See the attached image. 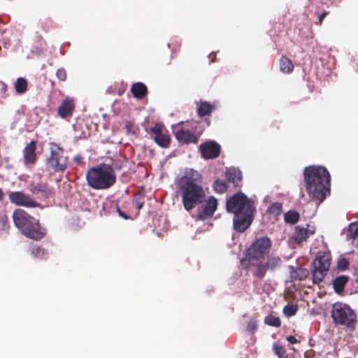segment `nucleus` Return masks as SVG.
I'll return each instance as SVG.
<instances>
[{"label": "nucleus", "instance_id": "7", "mask_svg": "<svg viewBox=\"0 0 358 358\" xmlns=\"http://www.w3.org/2000/svg\"><path fill=\"white\" fill-rule=\"evenodd\" d=\"M331 317L337 324L350 327L357 320V315L347 304L335 303L331 309Z\"/></svg>", "mask_w": 358, "mask_h": 358}, {"label": "nucleus", "instance_id": "11", "mask_svg": "<svg viewBox=\"0 0 358 358\" xmlns=\"http://www.w3.org/2000/svg\"><path fill=\"white\" fill-rule=\"evenodd\" d=\"M29 191L40 199L46 200L52 196L54 189L46 182L31 181L28 186Z\"/></svg>", "mask_w": 358, "mask_h": 358}, {"label": "nucleus", "instance_id": "24", "mask_svg": "<svg viewBox=\"0 0 358 358\" xmlns=\"http://www.w3.org/2000/svg\"><path fill=\"white\" fill-rule=\"evenodd\" d=\"M292 61L285 56H282L280 59V69L284 73H290L294 70Z\"/></svg>", "mask_w": 358, "mask_h": 358}, {"label": "nucleus", "instance_id": "18", "mask_svg": "<svg viewBox=\"0 0 358 358\" xmlns=\"http://www.w3.org/2000/svg\"><path fill=\"white\" fill-rule=\"evenodd\" d=\"M227 181L234 184L236 187L242 185L243 176L241 171L235 168H229L226 171Z\"/></svg>", "mask_w": 358, "mask_h": 358}, {"label": "nucleus", "instance_id": "9", "mask_svg": "<svg viewBox=\"0 0 358 358\" xmlns=\"http://www.w3.org/2000/svg\"><path fill=\"white\" fill-rule=\"evenodd\" d=\"M331 254L323 252L317 255L313 262L312 270L313 282L319 285L322 282L327 274L331 264Z\"/></svg>", "mask_w": 358, "mask_h": 358}, {"label": "nucleus", "instance_id": "20", "mask_svg": "<svg viewBox=\"0 0 358 358\" xmlns=\"http://www.w3.org/2000/svg\"><path fill=\"white\" fill-rule=\"evenodd\" d=\"M131 92L136 99H142L148 94V88L145 84L138 82L132 85Z\"/></svg>", "mask_w": 358, "mask_h": 358}, {"label": "nucleus", "instance_id": "29", "mask_svg": "<svg viewBox=\"0 0 358 358\" xmlns=\"http://www.w3.org/2000/svg\"><path fill=\"white\" fill-rule=\"evenodd\" d=\"M264 322L265 324L274 327H280L281 325L280 319L278 317L271 314H269L265 317Z\"/></svg>", "mask_w": 358, "mask_h": 358}, {"label": "nucleus", "instance_id": "1", "mask_svg": "<svg viewBox=\"0 0 358 358\" xmlns=\"http://www.w3.org/2000/svg\"><path fill=\"white\" fill-rule=\"evenodd\" d=\"M271 245L272 241L268 237L258 238L245 250L241 260V264L248 268L255 267L253 275L258 279L264 278L267 271H274L282 264L281 258L273 254L268 256L266 261L264 262L271 251Z\"/></svg>", "mask_w": 358, "mask_h": 358}, {"label": "nucleus", "instance_id": "22", "mask_svg": "<svg viewBox=\"0 0 358 358\" xmlns=\"http://www.w3.org/2000/svg\"><path fill=\"white\" fill-rule=\"evenodd\" d=\"M215 108V106L207 102L200 101L199 105L197 108V114L199 117H202L204 116L210 115L211 113Z\"/></svg>", "mask_w": 358, "mask_h": 358}, {"label": "nucleus", "instance_id": "47", "mask_svg": "<svg viewBox=\"0 0 358 358\" xmlns=\"http://www.w3.org/2000/svg\"><path fill=\"white\" fill-rule=\"evenodd\" d=\"M356 281H357V283H358V278L356 280Z\"/></svg>", "mask_w": 358, "mask_h": 358}, {"label": "nucleus", "instance_id": "23", "mask_svg": "<svg viewBox=\"0 0 358 358\" xmlns=\"http://www.w3.org/2000/svg\"><path fill=\"white\" fill-rule=\"evenodd\" d=\"M348 280L349 277L345 275L336 277L333 281V286L335 292L338 294L343 292Z\"/></svg>", "mask_w": 358, "mask_h": 358}, {"label": "nucleus", "instance_id": "43", "mask_svg": "<svg viewBox=\"0 0 358 358\" xmlns=\"http://www.w3.org/2000/svg\"><path fill=\"white\" fill-rule=\"evenodd\" d=\"M81 159L82 158L80 156H75L73 158V160L78 164L81 162Z\"/></svg>", "mask_w": 358, "mask_h": 358}, {"label": "nucleus", "instance_id": "36", "mask_svg": "<svg viewBox=\"0 0 358 358\" xmlns=\"http://www.w3.org/2000/svg\"><path fill=\"white\" fill-rule=\"evenodd\" d=\"M56 76L61 81H65L67 78V73L64 69H59L56 72Z\"/></svg>", "mask_w": 358, "mask_h": 358}, {"label": "nucleus", "instance_id": "13", "mask_svg": "<svg viewBox=\"0 0 358 358\" xmlns=\"http://www.w3.org/2000/svg\"><path fill=\"white\" fill-rule=\"evenodd\" d=\"M199 150L205 159H215L220 154L221 147L214 141H208L199 145Z\"/></svg>", "mask_w": 358, "mask_h": 358}, {"label": "nucleus", "instance_id": "27", "mask_svg": "<svg viewBox=\"0 0 358 358\" xmlns=\"http://www.w3.org/2000/svg\"><path fill=\"white\" fill-rule=\"evenodd\" d=\"M228 187V182L222 181L219 179L215 180L213 185L214 190L219 194H223L227 192Z\"/></svg>", "mask_w": 358, "mask_h": 358}, {"label": "nucleus", "instance_id": "37", "mask_svg": "<svg viewBox=\"0 0 358 358\" xmlns=\"http://www.w3.org/2000/svg\"><path fill=\"white\" fill-rule=\"evenodd\" d=\"M125 129L127 134H134L136 133L135 125L131 122L125 123Z\"/></svg>", "mask_w": 358, "mask_h": 358}, {"label": "nucleus", "instance_id": "38", "mask_svg": "<svg viewBox=\"0 0 358 358\" xmlns=\"http://www.w3.org/2000/svg\"><path fill=\"white\" fill-rule=\"evenodd\" d=\"M248 330L251 332L252 334H254L255 331L257 329V325L256 324V322L255 321H250L248 324L247 327Z\"/></svg>", "mask_w": 358, "mask_h": 358}, {"label": "nucleus", "instance_id": "35", "mask_svg": "<svg viewBox=\"0 0 358 358\" xmlns=\"http://www.w3.org/2000/svg\"><path fill=\"white\" fill-rule=\"evenodd\" d=\"M134 201L138 210L141 209L144 205L143 196L141 194H136L134 197Z\"/></svg>", "mask_w": 358, "mask_h": 358}, {"label": "nucleus", "instance_id": "31", "mask_svg": "<svg viewBox=\"0 0 358 358\" xmlns=\"http://www.w3.org/2000/svg\"><path fill=\"white\" fill-rule=\"evenodd\" d=\"M267 213L274 216H278L282 213V204L279 202L272 203L267 209Z\"/></svg>", "mask_w": 358, "mask_h": 358}, {"label": "nucleus", "instance_id": "16", "mask_svg": "<svg viewBox=\"0 0 358 358\" xmlns=\"http://www.w3.org/2000/svg\"><path fill=\"white\" fill-rule=\"evenodd\" d=\"M36 142L31 141L23 150L24 161L25 164H34L36 160Z\"/></svg>", "mask_w": 358, "mask_h": 358}, {"label": "nucleus", "instance_id": "5", "mask_svg": "<svg viewBox=\"0 0 358 358\" xmlns=\"http://www.w3.org/2000/svg\"><path fill=\"white\" fill-rule=\"evenodd\" d=\"M13 220L15 227L25 236L38 241L46 235V230L43 228L39 220L30 215L24 210L18 208L13 213Z\"/></svg>", "mask_w": 358, "mask_h": 358}, {"label": "nucleus", "instance_id": "15", "mask_svg": "<svg viewBox=\"0 0 358 358\" xmlns=\"http://www.w3.org/2000/svg\"><path fill=\"white\" fill-rule=\"evenodd\" d=\"M177 141L180 143H196L199 136L188 129H180L174 133Z\"/></svg>", "mask_w": 358, "mask_h": 358}, {"label": "nucleus", "instance_id": "3", "mask_svg": "<svg viewBox=\"0 0 358 358\" xmlns=\"http://www.w3.org/2000/svg\"><path fill=\"white\" fill-rule=\"evenodd\" d=\"M306 192L313 200L322 202L330 192V174L327 169L320 166H309L304 169Z\"/></svg>", "mask_w": 358, "mask_h": 358}, {"label": "nucleus", "instance_id": "42", "mask_svg": "<svg viewBox=\"0 0 358 358\" xmlns=\"http://www.w3.org/2000/svg\"><path fill=\"white\" fill-rule=\"evenodd\" d=\"M1 92H7L8 85L3 82H1Z\"/></svg>", "mask_w": 358, "mask_h": 358}, {"label": "nucleus", "instance_id": "30", "mask_svg": "<svg viewBox=\"0 0 358 358\" xmlns=\"http://www.w3.org/2000/svg\"><path fill=\"white\" fill-rule=\"evenodd\" d=\"M347 237L349 239L358 238V223H351L349 225Z\"/></svg>", "mask_w": 358, "mask_h": 358}, {"label": "nucleus", "instance_id": "26", "mask_svg": "<svg viewBox=\"0 0 358 358\" xmlns=\"http://www.w3.org/2000/svg\"><path fill=\"white\" fill-rule=\"evenodd\" d=\"M31 255L39 259H46L48 258V252L43 248L39 246L33 247L31 250Z\"/></svg>", "mask_w": 358, "mask_h": 358}, {"label": "nucleus", "instance_id": "12", "mask_svg": "<svg viewBox=\"0 0 358 358\" xmlns=\"http://www.w3.org/2000/svg\"><path fill=\"white\" fill-rule=\"evenodd\" d=\"M10 201L17 206H24L27 208H36L40 206V203L34 201L29 195L23 192H12L8 195Z\"/></svg>", "mask_w": 358, "mask_h": 358}, {"label": "nucleus", "instance_id": "25", "mask_svg": "<svg viewBox=\"0 0 358 358\" xmlns=\"http://www.w3.org/2000/svg\"><path fill=\"white\" fill-rule=\"evenodd\" d=\"M28 82L24 78H17L14 83V88L16 92L19 94H22L26 92L27 90Z\"/></svg>", "mask_w": 358, "mask_h": 358}, {"label": "nucleus", "instance_id": "40", "mask_svg": "<svg viewBox=\"0 0 358 358\" xmlns=\"http://www.w3.org/2000/svg\"><path fill=\"white\" fill-rule=\"evenodd\" d=\"M327 12L324 11L319 15L318 22H317L318 24H320V25L322 24V23L324 17L327 16Z\"/></svg>", "mask_w": 358, "mask_h": 358}, {"label": "nucleus", "instance_id": "46", "mask_svg": "<svg viewBox=\"0 0 358 358\" xmlns=\"http://www.w3.org/2000/svg\"><path fill=\"white\" fill-rule=\"evenodd\" d=\"M0 36H1V38H3V33H1V32H0Z\"/></svg>", "mask_w": 358, "mask_h": 358}, {"label": "nucleus", "instance_id": "21", "mask_svg": "<svg viewBox=\"0 0 358 358\" xmlns=\"http://www.w3.org/2000/svg\"><path fill=\"white\" fill-rule=\"evenodd\" d=\"M313 234V231H310L306 228L298 226L295 228L293 238L296 243H301L303 241H305Z\"/></svg>", "mask_w": 358, "mask_h": 358}, {"label": "nucleus", "instance_id": "19", "mask_svg": "<svg viewBox=\"0 0 358 358\" xmlns=\"http://www.w3.org/2000/svg\"><path fill=\"white\" fill-rule=\"evenodd\" d=\"M289 276L292 280H303L309 274L307 268H294V266H289Z\"/></svg>", "mask_w": 358, "mask_h": 358}, {"label": "nucleus", "instance_id": "39", "mask_svg": "<svg viewBox=\"0 0 358 358\" xmlns=\"http://www.w3.org/2000/svg\"><path fill=\"white\" fill-rule=\"evenodd\" d=\"M286 339L290 344H296L299 342L294 336H287Z\"/></svg>", "mask_w": 358, "mask_h": 358}, {"label": "nucleus", "instance_id": "10", "mask_svg": "<svg viewBox=\"0 0 358 358\" xmlns=\"http://www.w3.org/2000/svg\"><path fill=\"white\" fill-rule=\"evenodd\" d=\"M217 200L213 196L204 199L196 210V219L206 220L210 218L217 208Z\"/></svg>", "mask_w": 358, "mask_h": 358}, {"label": "nucleus", "instance_id": "32", "mask_svg": "<svg viewBox=\"0 0 358 358\" xmlns=\"http://www.w3.org/2000/svg\"><path fill=\"white\" fill-rule=\"evenodd\" d=\"M273 350L278 358H287L285 349L278 343H274L273 344Z\"/></svg>", "mask_w": 358, "mask_h": 358}, {"label": "nucleus", "instance_id": "33", "mask_svg": "<svg viewBox=\"0 0 358 358\" xmlns=\"http://www.w3.org/2000/svg\"><path fill=\"white\" fill-rule=\"evenodd\" d=\"M298 310L296 305H287L284 307L283 313L285 315L290 317L294 315Z\"/></svg>", "mask_w": 358, "mask_h": 358}, {"label": "nucleus", "instance_id": "28", "mask_svg": "<svg viewBox=\"0 0 358 358\" xmlns=\"http://www.w3.org/2000/svg\"><path fill=\"white\" fill-rule=\"evenodd\" d=\"M285 222L291 224H296L299 219V214L295 210H289L285 214Z\"/></svg>", "mask_w": 358, "mask_h": 358}, {"label": "nucleus", "instance_id": "14", "mask_svg": "<svg viewBox=\"0 0 358 358\" xmlns=\"http://www.w3.org/2000/svg\"><path fill=\"white\" fill-rule=\"evenodd\" d=\"M151 132L155 134L154 141L155 143L162 148H167L170 144V137L163 132V125L157 123L151 128Z\"/></svg>", "mask_w": 358, "mask_h": 358}, {"label": "nucleus", "instance_id": "34", "mask_svg": "<svg viewBox=\"0 0 358 358\" xmlns=\"http://www.w3.org/2000/svg\"><path fill=\"white\" fill-rule=\"evenodd\" d=\"M349 261L346 258H340L337 262V268L340 271H345L348 268Z\"/></svg>", "mask_w": 358, "mask_h": 358}, {"label": "nucleus", "instance_id": "17", "mask_svg": "<svg viewBox=\"0 0 358 358\" xmlns=\"http://www.w3.org/2000/svg\"><path fill=\"white\" fill-rule=\"evenodd\" d=\"M75 108V104L72 99L69 98L62 101L60 106L58 107L57 113L62 118H65L72 115Z\"/></svg>", "mask_w": 358, "mask_h": 358}, {"label": "nucleus", "instance_id": "4", "mask_svg": "<svg viewBox=\"0 0 358 358\" xmlns=\"http://www.w3.org/2000/svg\"><path fill=\"white\" fill-rule=\"evenodd\" d=\"M180 192L185 210L189 211L202 203L206 199V193L201 175L193 169L187 171L180 180Z\"/></svg>", "mask_w": 358, "mask_h": 358}, {"label": "nucleus", "instance_id": "41", "mask_svg": "<svg viewBox=\"0 0 358 358\" xmlns=\"http://www.w3.org/2000/svg\"><path fill=\"white\" fill-rule=\"evenodd\" d=\"M117 212H118V213H119V215H120V216H121V217H123L124 219H127V218L129 217L127 215V214H126V213H124V212H122V211L120 209V208H119V206H117Z\"/></svg>", "mask_w": 358, "mask_h": 358}, {"label": "nucleus", "instance_id": "8", "mask_svg": "<svg viewBox=\"0 0 358 358\" xmlns=\"http://www.w3.org/2000/svg\"><path fill=\"white\" fill-rule=\"evenodd\" d=\"M46 166L54 172H64L68 167V157L64 155V150L58 145L53 143L51 145Z\"/></svg>", "mask_w": 358, "mask_h": 358}, {"label": "nucleus", "instance_id": "6", "mask_svg": "<svg viewBox=\"0 0 358 358\" xmlns=\"http://www.w3.org/2000/svg\"><path fill=\"white\" fill-rule=\"evenodd\" d=\"M86 179L90 187L94 189H106L112 187L116 182L113 168L106 164H100L88 169Z\"/></svg>", "mask_w": 358, "mask_h": 358}, {"label": "nucleus", "instance_id": "2", "mask_svg": "<svg viewBox=\"0 0 358 358\" xmlns=\"http://www.w3.org/2000/svg\"><path fill=\"white\" fill-rule=\"evenodd\" d=\"M227 212L234 213V229L244 232L251 225L256 211L254 202L244 193L238 192L229 197L226 203Z\"/></svg>", "mask_w": 358, "mask_h": 358}, {"label": "nucleus", "instance_id": "44", "mask_svg": "<svg viewBox=\"0 0 358 358\" xmlns=\"http://www.w3.org/2000/svg\"><path fill=\"white\" fill-rule=\"evenodd\" d=\"M4 197V193L3 190L0 188V201L3 200Z\"/></svg>", "mask_w": 358, "mask_h": 358}, {"label": "nucleus", "instance_id": "45", "mask_svg": "<svg viewBox=\"0 0 358 358\" xmlns=\"http://www.w3.org/2000/svg\"><path fill=\"white\" fill-rule=\"evenodd\" d=\"M8 42H9L8 41H3V47H4L5 48H6L8 47V44H9V43H8Z\"/></svg>", "mask_w": 358, "mask_h": 358}]
</instances>
